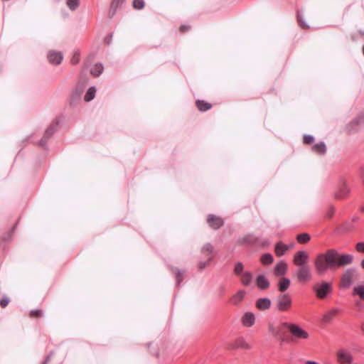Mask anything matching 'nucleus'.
<instances>
[{"instance_id": "f257e3e1", "label": "nucleus", "mask_w": 364, "mask_h": 364, "mask_svg": "<svg viewBox=\"0 0 364 364\" xmlns=\"http://www.w3.org/2000/svg\"><path fill=\"white\" fill-rule=\"evenodd\" d=\"M337 256L338 252L335 249H330L325 253L318 254L314 261L316 273L322 276L325 274L328 269L334 268L336 267V259Z\"/></svg>"}, {"instance_id": "f03ea898", "label": "nucleus", "mask_w": 364, "mask_h": 364, "mask_svg": "<svg viewBox=\"0 0 364 364\" xmlns=\"http://www.w3.org/2000/svg\"><path fill=\"white\" fill-rule=\"evenodd\" d=\"M287 324H290L289 322H283L279 323L277 326L269 325V331L277 339L279 340L280 343L282 344L289 341V337L287 334V329L289 330V326Z\"/></svg>"}, {"instance_id": "7ed1b4c3", "label": "nucleus", "mask_w": 364, "mask_h": 364, "mask_svg": "<svg viewBox=\"0 0 364 364\" xmlns=\"http://www.w3.org/2000/svg\"><path fill=\"white\" fill-rule=\"evenodd\" d=\"M313 290L316 296L318 299H323L328 296V294L333 291V284L331 282H321L314 285Z\"/></svg>"}, {"instance_id": "20e7f679", "label": "nucleus", "mask_w": 364, "mask_h": 364, "mask_svg": "<svg viewBox=\"0 0 364 364\" xmlns=\"http://www.w3.org/2000/svg\"><path fill=\"white\" fill-rule=\"evenodd\" d=\"M292 304L291 296L287 294H279L276 299V306L279 311H287Z\"/></svg>"}, {"instance_id": "39448f33", "label": "nucleus", "mask_w": 364, "mask_h": 364, "mask_svg": "<svg viewBox=\"0 0 364 364\" xmlns=\"http://www.w3.org/2000/svg\"><path fill=\"white\" fill-rule=\"evenodd\" d=\"M287 325L289 326V331L291 333L293 338L305 340L309 338V333L304 330L299 325L291 323H290V324Z\"/></svg>"}, {"instance_id": "423d86ee", "label": "nucleus", "mask_w": 364, "mask_h": 364, "mask_svg": "<svg viewBox=\"0 0 364 364\" xmlns=\"http://www.w3.org/2000/svg\"><path fill=\"white\" fill-rule=\"evenodd\" d=\"M296 271L297 279L301 282H306L311 278V271L309 265L298 267Z\"/></svg>"}, {"instance_id": "0eeeda50", "label": "nucleus", "mask_w": 364, "mask_h": 364, "mask_svg": "<svg viewBox=\"0 0 364 364\" xmlns=\"http://www.w3.org/2000/svg\"><path fill=\"white\" fill-rule=\"evenodd\" d=\"M58 123V121H55L50 124L46 129L43 139L39 141V145L41 146H46L47 140L57 131Z\"/></svg>"}, {"instance_id": "6e6552de", "label": "nucleus", "mask_w": 364, "mask_h": 364, "mask_svg": "<svg viewBox=\"0 0 364 364\" xmlns=\"http://www.w3.org/2000/svg\"><path fill=\"white\" fill-rule=\"evenodd\" d=\"M309 258V256L306 252L303 251V250L298 251L294 255V264L297 267L308 265L307 262H308Z\"/></svg>"}, {"instance_id": "1a4fd4ad", "label": "nucleus", "mask_w": 364, "mask_h": 364, "mask_svg": "<svg viewBox=\"0 0 364 364\" xmlns=\"http://www.w3.org/2000/svg\"><path fill=\"white\" fill-rule=\"evenodd\" d=\"M355 272V269H348L343 274L341 278V286L343 288H348L352 284L353 275Z\"/></svg>"}, {"instance_id": "9d476101", "label": "nucleus", "mask_w": 364, "mask_h": 364, "mask_svg": "<svg viewBox=\"0 0 364 364\" xmlns=\"http://www.w3.org/2000/svg\"><path fill=\"white\" fill-rule=\"evenodd\" d=\"M364 122V114H360L353 119L348 125L347 130L350 134L356 132L358 130V125Z\"/></svg>"}, {"instance_id": "9b49d317", "label": "nucleus", "mask_w": 364, "mask_h": 364, "mask_svg": "<svg viewBox=\"0 0 364 364\" xmlns=\"http://www.w3.org/2000/svg\"><path fill=\"white\" fill-rule=\"evenodd\" d=\"M338 360L341 363L350 364L353 358L348 351L345 349H341L338 352Z\"/></svg>"}, {"instance_id": "f8f14e48", "label": "nucleus", "mask_w": 364, "mask_h": 364, "mask_svg": "<svg viewBox=\"0 0 364 364\" xmlns=\"http://www.w3.org/2000/svg\"><path fill=\"white\" fill-rule=\"evenodd\" d=\"M338 260L336 259V267H343L352 263L353 257L351 255L344 254L337 256Z\"/></svg>"}, {"instance_id": "ddd939ff", "label": "nucleus", "mask_w": 364, "mask_h": 364, "mask_svg": "<svg viewBox=\"0 0 364 364\" xmlns=\"http://www.w3.org/2000/svg\"><path fill=\"white\" fill-rule=\"evenodd\" d=\"M207 222L208 225L215 230L220 228L223 225V220L213 214L208 216Z\"/></svg>"}, {"instance_id": "4468645a", "label": "nucleus", "mask_w": 364, "mask_h": 364, "mask_svg": "<svg viewBox=\"0 0 364 364\" xmlns=\"http://www.w3.org/2000/svg\"><path fill=\"white\" fill-rule=\"evenodd\" d=\"M48 59L50 63L59 65L63 60V55L60 52L50 51L48 55Z\"/></svg>"}, {"instance_id": "2eb2a0df", "label": "nucleus", "mask_w": 364, "mask_h": 364, "mask_svg": "<svg viewBox=\"0 0 364 364\" xmlns=\"http://www.w3.org/2000/svg\"><path fill=\"white\" fill-rule=\"evenodd\" d=\"M287 271V263L284 261H280L276 264L274 270V274L277 277L284 276V274H286Z\"/></svg>"}, {"instance_id": "dca6fc26", "label": "nucleus", "mask_w": 364, "mask_h": 364, "mask_svg": "<svg viewBox=\"0 0 364 364\" xmlns=\"http://www.w3.org/2000/svg\"><path fill=\"white\" fill-rule=\"evenodd\" d=\"M255 321V315L252 312H246L242 317V323L245 326L250 327Z\"/></svg>"}, {"instance_id": "f3484780", "label": "nucleus", "mask_w": 364, "mask_h": 364, "mask_svg": "<svg viewBox=\"0 0 364 364\" xmlns=\"http://www.w3.org/2000/svg\"><path fill=\"white\" fill-rule=\"evenodd\" d=\"M255 282L257 287L261 290H265L269 287V282L262 274H259L257 277Z\"/></svg>"}, {"instance_id": "a211bd4d", "label": "nucleus", "mask_w": 364, "mask_h": 364, "mask_svg": "<svg viewBox=\"0 0 364 364\" xmlns=\"http://www.w3.org/2000/svg\"><path fill=\"white\" fill-rule=\"evenodd\" d=\"M270 306L271 300L269 298H259L256 301V307L261 311L269 309Z\"/></svg>"}, {"instance_id": "6ab92c4d", "label": "nucleus", "mask_w": 364, "mask_h": 364, "mask_svg": "<svg viewBox=\"0 0 364 364\" xmlns=\"http://www.w3.org/2000/svg\"><path fill=\"white\" fill-rule=\"evenodd\" d=\"M82 92L83 87L80 85L77 86L71 95V105H75L80 100Z\"/></svg>"}, {"instance_id": "aec40b11", "label": "nucleus", "mask_w": 364, "mask_h": 364, "mask_svg": "<svg viewBox=\"0 0 364 364\" xmlns=\"http://www.w3.org/2000/svg\"><path fill=\"white\" fill-rule=\"evenodd\" d=\"M250 345L248 344L243 338H238L236 339L234 344H230L228 346L229 349H235L237 348L249 349L250 348Z\"/></svg>"}, {"instance_id": "412c9836", "label": "nucleus", "mask_w": 364, "mask_h": 364, "mask_svg": "<svg viewBox=\"0 0 364 364\" xmlns=\"http://www.w3.org/2000/svg\"><path fill=\"white\" fill-rule=\"evenodd\" d=\"M125 0H113L112 4H111V6H110V9H109V16L110 18H112L114 14H116L117 12V10L119 7H120L124 2Z\"/></svg>"}, {"instance_id": "4be33fe9", "label": "nucleus", "mask_w": 364, "mask_h": 364, "mask_svg": "<svg viewBox=\"0 0 364 364\" xmlns=\"http://www.w3.org/2000/svg\"><path fill=\"white\" fill-rule=\"evenodd\" d=\"M289 249V247L282 242H279L275 245V253L277 256L281 257Z\"/></svg>"}, {"instance_id": "5701e85b", "label": "nucleus", "mask_w": 364, "mask_h": 364, "mask_svg": "<svg viewBox=\"0 0 364 364\" xmlns=\"http://www.w3.org/2000/svg\"><path fill=\"white\" fill-rule=\"evenodd\" d=\"M312 151L318 154L323 155L326 152V146L323 141H321L312 146Z\"/></svg>"}, {"instance_id": "b1692460", "label": "nucleus", "mask_w": 364, "mask_h": 364, "mask_svg": "<svg viewBox=\"0 0 364 364\" xmlns=\"http://www.w3.org/2000/svg\"><path fill=\"white\" fill-rule=\"evenodd\" d=\"M349 193V188L346 186V183L343 182L339 188V190L336 193L337 198H343L348 195Z\"/></svg>"}, {"instance_id": "393cba45", "label": "nucleus", "mask_w": 364, "mask_h": 364, "mask_svg": "<svg viewBox=\"0 0 364 364\" xmlns=\"http://www.w3.org/2000/svg\"><path fill=\"white\" fill-rule=\"evenodd\" d=\"M291 281L289 278L283 277L278 283V288L281 292H284L290 286Z\"/></svg>"}, {"instance_id": "a878e982", "label": "nucleus", "mask_w": 364, "mask_h": 364, "mask_svg": "<svg viewBox=\"0 0 364 364\" xmlns=\"http://www.w3.org/2000/svg\"><path fill=\"white\" fill-rule=\"evenodd\" d=\"M252 280V274L250 272H245L242 274L241 282L245 286H249Z\"/></svg>"}, {"instance_id": "bb28decb", "label": "nucleus", "mask_w": 364, "mask_h": 364, "mask_svg": "<svg viewBox=\"0 0 364 364\" xmlns=\"http://www.w3.org/2000/svg\"><path fill=\"white\" fill-rule=\"evenodd\" d=\"M196 105L197 108L202 112L207 111L212 107L211 104L200 100L196 101Z\"/></svg>"}, {"instance_id": "cd10ccee", "label": "nucleus", "mask_w": 364, "mask_h": 364, "mask_svg": "<svg viewBox=\"0 0 364 364\" xmlns=\"http://www.w3.org/2000/svg\"><path fill=\"white\" fill-rule=\"evenodd\" d=\"M338 312V309H333L330 311L327 312L326 314L323 315L322 318V321L324 323H330L332 321L333 316L337 314Z\"/></svg>"}, {"instance_id": "c85d7f7f", "label": "nucleus", "mask_w": 364, "mask_h": 364, "mask_svg": "<svg viewBox=\"0 0 364 364\" xmlns=\"http://www.w3.org/2000/svg\"><path fill=\"white\" fill-rule=\"evenodd\" d=\"M103 70V65L101 63H97L91 68L90 73L94 77H98L102 74Z\"/></svg>"}, {"instance_id": "c756f323", "label": "nucleus", "mask_w": 364, "mask_h": 364, "mask_svg": "<svg viewBox=\"0 0 364 364\" xmlns=\"http://www.w3.org/2000/svg\"><path fill=\"white\" fill-rule=\"evenodd\" d=\"M97 90L95 87H90L85 95L84 100L86 102H90L95 97Z\"/></svg>"}, {"instance_id": "7c9ffc66", "label": "nucleus", "mask_w": 364, "mask_h": 364, "mask_svg": "<svg viewBox=\"0 0 364 364\" xmlns=\"http://www.w3.org/2000/svg\"><path fill=\"white\" fill-rule=\"evenodd\" d=\"M245 291L244 290H240L232 296V302L235 305H237L244 298Z\"/></svg>"}, {"instance_id": "2f4dec72", "label": "nucleus", "mask_w": 364, "mask_h": 364, "mask_svg": "<svg viewBox=\"0 0 364 364\" xmlns=\"http://www.w3.org/2000/svg\"><path fill=\"white\" fill-rule=\"evenodd\" d=\"M353 295H358L361 300L364 301V286L358 285L353 288Z\"/></svg>"}, {"instance_id": "473e14b6", "label": "nucleus", "mask_w": 364, "mask_h": 364, "mask_svg": "<svg viewBox=\"0 0 364 364\" xmlns=\"http://www.w3.org/2000/svg\"><path fill=\"white\" fill-rule=\"evenodd\" d=\"M311 239L310 235L308 233L304 232L301 234H299L296 237V240L299 243L304 244L309 242Z\"/></svg>"}, {"instance_id": "72a5a7b5", "label": "nucleus", "mask_w": 364, "mask_h": 364, "mask_svg": "<svg viewBox=\"0 0 364 364\" xmlns=\"http://www.w3.org/2000/svg\"><path fill=\"white\" fill-rule=\"evenodd\" d=\"M273 256L269 253H264L261 257V262L263 264H269L273 262Z\"/></svg>"}, {"instance_id": "f704fd0d", "label": "nucleus", "mask_w": 364, "mask_h": 364, "mask_svg": "<svg viewBox=\"0 0 364 364\" xmlns=\"http://www.w3.org/2000/svg\"><path fill=\"white\" fill-rule=\"evenodd\" d=\"M213 250V247L210 243H206L202 247L201 252L204 255H210Z\"/></svg>"}, {"instance_id": "c9c22d12", "label": "nucleus", "mask_w": 364, "mask_h": 364, "mask_svg": "<svg viewBox=\"0 0 364 364\" xmlns=\"http://www.w3.org/2000/svg\"><path fill=\"white\" fill-rule=\"evenodd\" d=\"M297 19H298L299 24L301 28L306 29V28H309V26L304 21L303 16L300 12L297 13Z\"/></svg>"}, {"instance_id": "e433bc0d", "label": "nucleus", "mask_w": 364, "mask_h": 364, "mask_svg": "<svg viewBox=\"0 0 364 364\" xmlns=\"http://www.w3.org/2000/svg\"><path fill=\"white\" fill-rule=\"evenodd\" d=\"M176 285L179 286L181 282L183 279L184 271L183 270H179V269H176Z\"/></svg>"}, {"instance_id": "4c0bfd02", "label": "nucleus", "mask_w": 364, "mask_h": 364, "mask_svg": "<svg viewBox=\"0 0 364 364\" xmlns=\"http://www.w3.org/2000/svg\"><path fill=\"white\" fill-rule=\"evenodd\" d=\"M67 5L70 10L75 11L79 5V0H67Z\"/></svg>"}, {"instance_id": "58836bf2", "label": "nucleus", "mask_w": 364, "mask_h": 364, "mask_svg": "<svg viewBox=\"0 0 364 364\" xmlns=\"http://www.w3.org/2000/svg\"><path fill=\"white\" fill-rule=\"evenodd\" d=\"M133 6L136 9H142L144 7V0H134Z\"/></svg>"}, {"instance_id": "ea45409f", "label": "nucleus", "mask_w": 364, "mask_h": 364, "mask_svg": "<svg viewBox=\"0 0 364 364\" xmlns=\"http://www.w3.org/2000/svg\"><path fill=\"white\" fill-rule=\"evenodd\" d=\"M213 257L210 256L206 261H200L199 262L198 266L200 270L204 269L210 263V262L212 260Z\"/></svg>"}, {"instance_id": "a19ab883", "label": "nucleus", "mask_w": 364, "mask_h": 364, "mask_svg": "<svg viewBox=\"0 0 364 364\" xmlns=\"http://www.w3.org/2000/svg\"><path fill=\"white\" fill-rule=\"evenodd\" d=\"M243 267H244L242 262H237L235 267V273L237 274H242Z\"/></svg>"}, {"instance_id": "79ce46f5", "label": "nucleus", "mask_w": 364, "mask_h": 364, "mask_svg": "<svg viewBox=\"0 0 364 364\" xmlns=\"http://www.w3.org/2000/svg\"><path fill=\"white\" fill-rule=\"evenodd\" d=\"M314 141V137L312 135L305 134L304 136V143L306 144H310Z\"/></svg>"}, {"instance_id": "37998d69", "label": "nucleus", "mask_w": 364, "mask_h": 364, "mask_svg": "<svg viewBox=\"0 0 364 364\" xmlns=\"http://www.w3.org/2000/svg\"><path fill=\"white\" fill-rule=\"evenodd\" d=\"M9 298H6V297H4V298H2L1 300H0V306L2 307V308H5L9 303Z\"/></svg>"}, {"instance_id": "c03bdc74", "label": "nucleus", "mask_w": 364, "mask_h": 364, "mask_svg": "<svg viewBox=\"0 0 364 364\" xmlns=\"http://www.w3.org/2000/svg\"><path fill=\"white\" fill-rule=\"evenodd\" d=\"M356 250L360 252H364V242L357 243Z\"/></svg>"}, {"instance_id": "a18cd8bd", "label": "nucleus", "mask_w": 364, "mask_h": 364, "mask_svg": "<svg viewBox=\"0 0 364 364\" xmlns=\"http://www.w3.org/2000/svg\"><path fill=\"white\" fill-rule=\"evenodd\" d=\"M42 315V311L40 309H35L31 311V316H40Z\"/></svg>"}, {"instance_id": "49530a36", "label": "nucleus", "mask_w": 364, "mask_h": 364, "mask_svg": "<svg viewBox=\"0 0 364 364\" xmlns=\"http://www.w3.org/2000/svg\"><path fill=\"white\" fill-rule=\"evenodd\" d=\"M79 61V58H78V53H75L73 58H72L71 60V62L73 64H77Z\"/></svg>"}, {"instance_id": "de8ad7c7", "label": "nucleus", "mask_w": 364, "mask_h": 364, "mask_svg": "<svg viewBox=\"0 0 364 364\" xmlns=\"http://www.w3.org/2000/svg\"><path fill=\"white\" fill-rule=\"evenodd\" d=\"M112 38V34H110L109 36H106V37H105V42L107 45H109V44L111 43Z\"/></svg>"}, {"instance_id": "09e8293b", "label": "nucleus", "mask_w": 364, "mask_h": 364, "mask_svg": "<svg viewBox=\"0 0 364 364\" xmlns=\"http://www.w3.org/2000/svg\"><path fill=\"white\" fill-rule=\"evenodd\" d=\"M53 353L51 352L46 358V359L45 360L43 364H47V363L50 360V358L52 357Z\"/></svg>"}, {"instance_id": "8fccbe9b", "label": "nucleus", "mask_w": 364, "mask_h": 364, "mask_svg": "<svg viewBox=\"0 0 364 364\" xmlns=\"http://www.w3.org/2000/svg\"><path fill=\"white\" fill-rule=\"evenodd\" d=\"M181 31H185L188 30V26L186 25H182L180 28Z\"/></svg>"}, {"instance_id": "3c124183", "label": "nucleus", "mask_w": 364, "mask_h": 364, "mask_svg": "<svg viewBox=\"0 0 364 364\" xmlns=\"http://www.w3.org/2000/svg\"><path fill=\"white\" fill-rule=\"evenodd\" d=\"M360 266L364 269V259L361 261Z\"/></svg>"}, {"instance_id": "603ef678", "label": "nucleus", "mask_w": 364, "mask_h": 364, "mask_svg": "<svg viewBox=\"0 0 364 364\" xmlns=\"http://www.w3.org/2000/svg\"><path fill=\"white\" fill-rule=\"evenodd\" d=\"M223 287H220V293L222 294H223Z\"/></svg>"}, {"instance_id": "864d4df0", "label": "nucleus", "mask_w": 364, "mask_h": 364, "mask_svg": "<svg viewBox=\"0 0 364 364\" xmlns=\"http://www.w3.org/2000/svg\"><path fill=\"white\" fill-rule=\"evenodd\" d=\"M361 329H362V331H363V333H364V323L362 325Z\"/></svg>"}, {"instance_id": "5fc2aeb1", "label": "nucleus", "mask_w": 364, "mask_h": 364, "mask_svg": "<svg viewBox=\"0 0 364 364\" xmlns=\"http://www.w3.org/2000/svg\"><path fill=\"white\" fill-rule=\"evenodd\" d=\"M361 211L364 213V205L361 208Z\"/></svg>"}, {"instance_id": "6e6d98bb", "label": "nucleus", "mask_w": 364, "mask_h": 364, "mask_svg": "<svg viewBox=\"0 0 364 364\" xmlns=\"http://www.w3.org/2000/svg\"><path fill=\"white\" fill-rule=\"evenodd\" d=\"M358 220V218H354L353 220L356 221Z\"/></svg>"}, {"instance_id": "4d7b16f0", "label": "nucleus", "mask_w": 364, "mask_h": 364, "mask_svg": "<svg viewBox=\"0 0 364 364\" xmlns=\"http://www.w3.org/2000/svg\"><path fill=\"white\" fill-rule=\"evenodd\" d=\"M363 55H364V46H363Z\"/></svg>"}, {"instance_id": "13d9d810", "label": "nucleus", "mask_w": 364, "mask_h": 364, "mask_svg": "<svg viewBox=\"0 0 364 364\" xmlns=\"http://www.w3.org/2000/svg\"><path fill=\"white\" fill-rule=\"evenodd\" d=\"M244 240L246 242V241H247V239L245 237V238H244Z\"/></svg>"}]
</instances>
